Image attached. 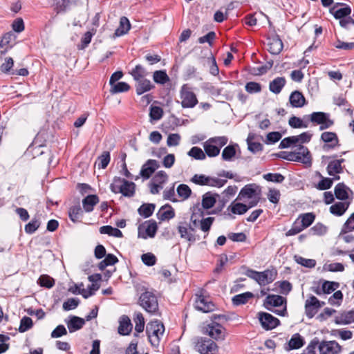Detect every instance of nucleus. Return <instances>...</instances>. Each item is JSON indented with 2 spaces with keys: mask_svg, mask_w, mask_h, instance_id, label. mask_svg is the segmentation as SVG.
Returning a JSON list of instances; mask_svg holds the SVG:
<instances>
[{
  "mask_svg": "<svg viewBox=\"0 0 354 354\" xmlns=\"http://www.w3.org/2000/svg\"><path fill=\"white\" fill-rule=\"evenodd\" d=\"M194 307L197 310L205 313L212 312L215 309V305L209 299V298L203 295L197 296L195 301Z\"/></svg>",
  "mask_w": 354,
  "mask_h": 354,
  "instance_id": "4468645a",
  "label": "nucleus"
},
{
  "mask_svg": "<svg viewBox=\"0 0 354 354\" xmlns=\"http://www.w3.org/2000/svg\"><path fill=\"white\" fill-rule=\"evenodd\" d=\"M153 81L160 84H165L169 81V77L164 70L156 71L153 75Z\"/></svg>",
  "mask_w": 354,
  "mask_h": 354,
  "instance_id": "49530a36",
  "label": "nucleus"
},
{
  "mask_svg": "<svg viewBox=\"0 0 354 354\" xmlns=\"http://www.w3.org/2000/svg\"><path fill=\"white\" fill-rule=\"evenodd\" d=\"M259 319L262 327L266 330H272L280 324L277 318L268 313H259Z\"/></svg>",
  "mask_w": 354,
  "mask_h": 354,
  "instance_id": "2eb2a0df",
  "label": "nucleus"
},
{
  "mask_svg": "<svg viewBox=\"0 0 354 354\" xmlns=\"http://www.w3.org/2000/svg\"><path fill=\"white\" fill-rule=\"evenodd\" d=\"M322 292L324 294H330L339 286V283L335 281H324L322 283Z\"/></svg>",
  "mask_w": 354,
  "mask_h": 354,
  "instance_id": "6e6d98bb",
  "label": "nucleus"
},
{
  "mask_svg": "<svg viewBox=\"0 0 354 354\" xmlns=\"http://www.w3.org/2000/svg\"><path fill=\"white\" fill-rule=\"evenodd\" d=\"M180 104L183 108H194L198 102L196 95L187 84H183L180 90Z\"/></svg>",
  "mask_w": 354,
  "mask_h": 354,
  "instance_id": "6e6552de",
  "label": "nucleus"
},
{
  "mask_svg": "<svg viewBox=\"0 0 354 354\" xmlns=\"http://www.w3.org/2000/svg\"><path fill=\"white\" fill-rule=\"evenodd\" d=\"M315 216L313 213H306L301 214L297 219L305 229L309 227L314 221Z\"/></svg>",
  "mask_w": 354,
  "mask_h": 354,
  "instance_id": "79ce46f5",
  "label": "nucleus"
},
{
  "mask_svg": "<svg viewBox=\"0 0 354 354\" xmlns=\"http://www.w3.org/2000/svg\"><path fill=\"white\" fill-rule=\"evenodd\" d=\"M168 175L165 171H158L152 178L149 188L152 194H157L163 188V185L167 181Z\"/></svg>",
  "mask_w": 354,
  "mask_h": 354,
  "instance_id": "9d476101",
  "label": "nucleus"
},
{
  "mask_svg": "<svg viewBox=\"0 0 354 354\" xmlns=\"http://www.w3.org/2000/svg\"><path fill=\"white\" fill-rule=\"evenodd\" d=\"M139 304L149 314L156 315L158 311V302L156 296L149 291L141 294Z\"/></svg>",
  "mask_w": 354,
  "mask_h": 354,
  "instance_id": "423d86ee",
  "label": "nucleus"
},
{
  "mask_svg": "<svg viewBox=\"0 0 354 354\" xmlns=\"http://www.w3.org/2000/svg\"><path fill=\"white\" fill-rule=\"evenodd\" d=\"M344 160V159H341L330 162L327 167L328 175L333 176L334 177L337 176V174L342 171V163Z\"/></svg>",
  "mask_w": 354,
  "mask_h": 354,
  "instance_id": "72a5a7b5",
  "label": "nucleus"
},
{
  "mask_svg": "<svg viewBox=\"0 0 354 354\" xmlns=\"http://www.w3.org/2000/svg\"><path fill=\"white\" fill-rule=\"evenodd\" d=\"M12 39V35L10 33L3 36L0 41V55L5 54L12 47V45L10 44Z\"/></svg>",
  "mask_w": 354,
  "mask_h": 354,
  "instance_id": "a19ab883",
  "label": "nucleus"
},
{
  "mask_svg": "<svg viewBox=\"0 0 354 354\" xmlns=\"http://www.w3.org/2000/svg\"><path fill=\"white\" fill-rule=\"evenodd\" d=\"M159 166L157 160L149 159L142 166L140 175L144 179H149Z\"/></svg>",
  "mask_w": 354,
  "mask_h": 354,
  "instance_id": "a211bd4d",
  "label": "nucleus"
},
{
  "mask_svg": "<svg viewBox=\"0 0 354 354\" xmlns=\"http://www.w3.org/2000/svg\"><path fill=\"white\" fill-rule=\"evenodd\" d=\"M351 189L344 183H338L334 189L335 197L340 201H345L348 198V192Z\"/></svg>",
  "mask_w": 354,
  "mask_h": 354,
  "instance_id": "cd10ccee",
  "label": "nucleus"
},
{
  "mask_svg": "<svg viewBox=\"0 0 354 354\" xmlns=\"http://www.w3.org/2000/svg\"><path fill=\"white\" fill-rule=\"evenodd\" d=\"M268 51L272 55H279L283 50V44L279 36L269 38L268 41Z\"/></svg>",
  "mask_w": 354,
  "mask_h": 354,
  "instance_id": "412c9836",
  "label": "nucleus"
},
{
  "mask_svg": "<svg viewBox=\"0 0 354 354\" xmlns=\"http://www.w3.org/2000/svg\"><path fill=\"white\" fill-rule=\"evenodd\" d=\"M82 214L83 211L79 205L73 206L69 209L68 216L73 223L80 221V218L82 217Z\"/></svg>",
  "mask_w": 354,
  "mask_h": 354,
  "instance_id": "ea45409f",
  "label": "nucleus"
},
{
  "mask_svg": "<svg viewBox=\"0 0 354 354\" xmlns=\"http://www.w3.org/2000/svg\"><path fill=\"white\" fill-rule=\"evenodd\" d=\"M208 334L216 340H223L225 337V328L216 322L208 325Z\"/></svg>",
  "mask_w": 354,
  "mask_h": 354,
  "instance_id": "aec40b11",
  "label": "nucleus"
},
{
  "mask_svg": "<svg viewBox=\"0 0 354 354\" xmlns=\"http://www.w3.org/2000/svg\"><path fill=\"white\" fill-rule=\"evenodd\" d=\"M350 202L341 201L337 202L330 207V212L337 216H342L348 209Z\"/></svg>",
  "mask_w": 354,
  "mask_h": 354,
  "instance_id": "393cba45",
  "label": "nucleus"
},
{
  "mask_svg": "<svg viewBox=\"0 0 354 354\" xmlns=\"http://www.w3.org/2000/svg\"><path fill=\"white\" fill-rule=\"evenodd\" d=\"M85 324V320L77 316H72L68 322H66L67 327L70 333H73L81 329Z\"/></svg>",
  "mask_w": 354,
  "mask_h": 354,
  "instance_id": "c85d7f7f",
  "label": "nucleus"
},
{
  "mask_svg": "<svg viewBox=\"0 0 354 354\" xmlns=\"http://www.w3.org/2000/svg\"><path fill=\"white\" fill-rule=\"evenodd\" d=\"M130 89V86L124 82H120L111 86L110 92L113 94L122 92H127Z\"/></svg>",
  "mask_w": 354,
  "mask_h": 354,
  "instance_id": "8fccbe9b",
  "label": "nucleus"
},
{
  "mask_svg": "<svg viewBox=\"0 0 354 354\" xmlns=\"http://www.w3.org/2000/svg\"><path fill=\"white\" fill-rule=\"evenodd\" d=\"M163 115V110L160 106H151L149 116L153 120H159Z\"/></svg>",
  "mask_w": 354,
  "mask_h": 354,
  "instance_id": "0e129e2a",
  "label": "nucleus"
},
{
  "mask_svg": "<svg viewBox=\"0 0 354 354\" xmlns=\"http://www.w3.org/2000/svg\"><path fill=\"white\" fill-rule=\"evenodd\" d=\"M100 232L101 234H108L114 237L119 238L122 236V233L119 229L113 227L111 225L102 226L100 228Z\"/></svg>",
  "mask_w": 354,
  "mask_h": 354,
  "instance_id": "c03bdc74",
  "label": "nucleus"
},
{
  "mask_svg": "<svg viewBox=\"0 0 354 354\" xmlns=\"http://www.w3.org/2000/svg\"><path fill=\"white\" fill-rule=\"evenodd\" d=\"M177 194L180 198L183 200L187 199L191 194L192 190L189 187L185 184H180L176 189Z\"/></svg>",
  "mask_w": 354,
  "mask_h": 354,
  "instance_id": "3c124183",
  "label": "nucleus"
},
{
  "mask_svg": "<svg viewBox=\"0 0 354 354\" xmlns=\"http://www.w3.org/2000/svg\"><path fill=\"white\" fill-rule=\"evenodd\" d=\"M99 197L95 194H91L82 200L83 209L86 212H91L93 210L94 206L99 203Z\"/></svg>",
  "mask_w": 354,
  "mask_h": 354,
  "instance_id": "a878e982",
  "label": "nucleus"
},
{
  "mask_svg": "<svg viewBox=\"0 0 354 354\" xmlns=\"http://www.w3.org/2000/svg\"><path fill=\"white\" fill-rule=\"evenodd\" d=\"M306 117L313 125H319L320 131L328 129L334 124V121L330 119V114L328 113L313 112Z\"/></svg>",
  "mask_w": 354,
  "mask_h": 354,
  "instance_id": "0eeeda50",
  "label": "nucleus"
},
{
  "mask_svg": "<svg viewBox=\"0 0 354 354\" xmlns=\"http://www.w3.org/2000/svg\"><path fill=\"white\" fill-rule=\"evenodd\" d=\"M219 195L217 194H213L212 192H207L203 196L202 198V207L204 209H208L212 207L216 202Z\"/></svg>",
  "mask_w": 354,
  "mask_h": 354,
  "instance_id": "7c9ffc66",
  "label": "nucleus"
},
{
  "mask_svg": "<svg viewBox=\"0 0 354 354\" xmlns=\"http://www.w3.org/2000/svg\"><path fill=\"white\" fill-rule=\"evenodd\" d=\"M295 153H296L297 158H299V160H297V162H302L305 165H311L312 159L310 153L306 147L299 145Z\"/></svg>",
  "mask_w": 354,
  "mask_h": 354,
  "instance_id": "6ab92c4d",
  "label": "nucleus"
},
{
  "mask_svg": "<svg viewBox=\"0 0 354 354\" xmlns=\"http://www.w3.org/2000/svg\"><path fill=\"white\" fill-rule=\"evenodd\" d=\"M277 272L274 270H266L263 272H259V285L266 286L272 283L276 278Z\"/></svg>",
  "mask_w": 354,
  "mask_h": 354,
  "instance_id": "4be33fe9",
  "label": "nucleus"
},
{
  "mask_svg": "<svg viewBox=\"0 0 354 354\" xmlns=\"http://www.w3.org/2000/svg\"><path fill=\"white\" fill-rule=\"evenodd\" d=\"M245 91L250 93H258L261 91V85L255 82H249L245 86Z\"/></svg>",
  "mask_w": 354,
  "mask_h": 354,
  "instance_id": "680f3d73",
  "label": "nucleus"
},
{
  "mask_svg": "<svg viewBox=\"0 0 354 354\" xmlns=\"http://www.w3.org/2000/svg\"><path fill=\"white\" fill-rule=\"evenodd\" d=\"M252 207H250L249 204L247 205L241 203H236L235 201H233L228 207L227 209L230 210L234 214L242 215Z\"/></svg>",
  "mask_w": 354,
  "mask_h": 354,
  "instance_id": "f704fd0d",
  "label": "nucleus"
},
{
  "mask_svg": "<svg viewBox=\"0 0 354 354\" xmlns=\"http://www.w3.org/2000/svg\"><path fill=\"white\" fill-rule=\"evenodd\" d=\"M330 13L337 19L348 17L351 13V8L349 6L342 3H337L330 8Z\"/></svg>",
  "mask_w": 354,
  "mask_h": 354,
  "instance_id": "dca6fc26",
  "label": "nucleus"
},
{
  "mask_svg": "<svg viewBox=\"0 0 354 354\" xmlns=\"http://www.w3.org/2000/svg\"><path fill=\"white\" fill-rule=\"evenodd\" d=\"M263 178L267 181L274 182V183H282L285 178L281 174H272L268 173L263 176Z\"/></svg>",
  "mask_w": 354,
  "mask_h": 354,
  "instance_id": "69168bd1",
  "label": "nucleus"
},
{
  "mask_svg": "<svg viewBox=\"0 0 354 354\" xmlns=\"http://www.w3.org/2000/svg\"><path fill=\"white\" fill-rule=\"evenodd\" d=\"M38 283L41 286L46 287L48 288H52L55 284L54 279L52 277H49L48 275L46 274L41 275L39 277L38 279Z\"/></svg>",
  "mask_w": 354,
  "mask_h": 354,
  "instance_id": "052dcab7",
  "label": "nucleus"
},
{
  "mask_svg": "<svg viewBox=\"0 0 354 354\" xmlns=\"http://www.w3.org/2000/svg\"><path fill=\"white\" fill-rule=\"evenodd\" d=\"M146 331L151 345L157 347L165 332L163 324L158 320L151 321L147 324Z\"/></svg>",
  "mask_w": 354,
  "mask_h": 354,
  "instance_id": "39448f33",
  "label": "nucleus"
},
{
  "mask_svg": "<svg viewBox=\"0 0 354 354\" xmlns=\"http://www.w3.org/2000/svg\"><path fill=\"white\" fill-rule=\"evenodd\" d=\"M294 259L297 263L306 268H312L316 266V261L314 259H305L298 255H295Z\"/></svg>",
  "mask_w": 354,
  "mask_h": 354,
  "instance_id": "864d4df0",
  "label": "nucleus"
},
{
  "mask_svg": "<svg viewBox=\"0 0 354 354\" xmlns=\"http://www.w3.org/2000/svg\"><path fill=\"white\" fill-rule=\"evenodd\" d=\"M228 142L226 136H215L209 138L203 143V148L206 156L210 158L217 156L221 149Z\"/></svg>",
  "mask_w": 354,
  "mask_h": 354,
  "instance_id": "20e7f679",
  "label": "nucleus"
},
{
  "mask_svg": "<svg viewBox=\"0 0 354 354\" xmlns=\"http://www.w3.org/2000/svg\"><path fill=\"white\" fill-rule=\"evenodd\" d=\"M288 124L291 127L295 129L308 127V123L307 122H304L301 118L296 116H292L289 119Z\"/></svg>",
  "mask_w": 354,
  "mask_h": 354,
  "instance_id": "603ef678",
  "label": "nucleus"
},
{
  "mask_svg": "<svg viewBox=\"0 0 354 354\" xmlns=\"http://www.w3.org/2000/svg\"><path fill=\"white\" fill-rule=\"evenodd\" d=\"M130 74L136 82L145 79L148 75V73L142 65L138 64L131 70Z\"/></svg>",
  "mask_w": 354,
  "mask_h": 354,
  "instance_id": "c9c22d12",
  "label": "nucleus"
},
{
  "mask_svg": "<svg viewBox=\"0 0 354 354\" xmlns=\"http://www.w3.org/2000/svg\"><path fill=\"white\" fill-rule=\"evenodd\" d=\"M110 162V153L104 151L97 159V167L99 169H105Z\"/></svg>",
  "mask_w": 354,
  "mask_h": 354,
  "instance_id": "bf43d9fd",
  "label": "nucleus"
},
{
  "mask_svg": "<svg viewBox=\"0 0 354 354\" xmlns=\"http://www.w3.org/2000/svg\"><path fill=\"white\" fill-rule=\"evenodd\" d=\"M286 82L284 77H278L270 82L269 89L272 93L279 94L285 86Z\"/></svg>",
  "mask_w": 354,
  "mask_h": 354,
  "instance_id": "473e14b6",
  "label": "nucleus"
},
{
  "mask_svg": "<svg viewBox=\"0 0 354 354\" xmlns=\"http://www.w3.org/2000/svg\"><path fill=\"white\" fill-rule=\"evenodd\" d=\"M158 225L154 220H149L138 226V238L147 239L153 238L156 234Z\"/></svg>",
  "mask_w": 354,
  "mask_h": 354,
  "instance_id": "1a4fd4ad",
  "label": "nucleus"
},
{
  "mask_svg": "<svg viewBox=\"0 0 354 354\" xmlns=\"http://www.w3.org/2000/svg\"><path fill=\"white\" fill-rule=\"evenodd\" d=\"M253 297V294L250 292H245L234 296L232 299V304L234 306H240L246 304L249 299Z\"/></svg>",
  "mask_w": 354,
  "mask_h": 354,
  "instance_id": "e433bc0d",
  "label": "nucleus"
},
{
  "mask_svg": "<svg viewBox=\"0 0 354 354\" xmlns=\"http://www.w3.org/2000/svg\"><path fill=\"white\" fill-rule=\"evenodd\" d=\"M304 340L298 333L294 334L288 342V350L298 349L304 346Z\"/></svg>",
  "mask_w": 354,
  "mask_h": 354,
  "instance_id": "58836bf2",
  "label": "nucleus"
},
{
  "mask_svg": "<svg viewBox=\"0 0 354 354\" xmlns=\"http://www.w3.org/2000/svg\"><path fill=\"white\" fill-rule=\"evenodd\" d=\"M32 320L29 317H24L20 321V326L19 327V331L20 333H24L32 327Z\"/></svg>",
  "mask_w": 354,
  "mask_h": 354,
  "instance_id": "13d9d810",
  "label": "nucleus"
},
{
  "mask_svg": "<svg viewBox=\"0 0 354 354\" xmlns=\"http://www.w3.org/2000/svg\"><path fill=\"white\" fill-rule=\"evenodd\" d=\"M135 322V330L137 333H141L144 330L145 319L141 313H136L134 317Z\"/></svg>",
  "mask_w": 354,
  "mask_h": 354,
  "instance_id": "4d7b16f0",
  "label": "nucleus"
},
{
  "mask_svg": "<svg viewBox=\"0 0 354 354\" xmlns=\"http://www.w3.org/2000/svg\"><path fill=\"white\" fill-rule=\"evenodd\" d=\"M324 304V301H320L315 296L310 295L305 302L306 315L309 319L313 318Z\"/></svg>",
  "mask_w": 354,
  "mask_h": 354,
  "instance_id": "9b49d317",
  "label": "nucleus"
},
{
  "mask_svg": "<svg viewBox=\"0 0 354 354\" xmlns=\"http://www.w3.org/2000/svg\"><path fill=\"white\" fill-rule=\"evenodd\" d=\"M136 91L137 95H140L145 92L149 91L154 88L151 81L145 78L136 82Z\"/></svg>",
  "mask_w": 354,
  "mask_h": 354,
  "instance_id": "c756f323",
  "label": "nucleus"
},
{
  "mask_svg": "<svg viewBox=\"0 0 354 354\" xmlns=\"http://www.w3.org/2000/svg\"><path fill=\"white\" fill-rule=\"evenodd\" d=\"M178 230L181 238H183L190 242L195 241V236L192 233L194 230V228H188L187 225H179Z\"/></svg>",
  "mask_w": 354,
  "mask_h": 354,
  "instance_id": "4c0bfd02",
  "label": "nucleus"
},
{
  "mask_svg": "<svg viewBox=\"0 0 354 354\" xmlns=\"http://www.w3.org/2000/svg\"><path fill=\"white\" fill-rule=\"evenodd\" d=\"M40 225V222L37 219H32L30 222L25 225V232L27 234L34 233Z\"/></svg>",
  "mask_w": 354,
  "mask_h": 354,
  "instance_id": "338daca9",
  "label": "nucleus"
},
{
  "mask_svg": "<svg viewBox=\"0 0 354 354\" xmlns=\"http://www.w3.org/2000/svg\"><path fill=\"white\" fill-rule=\"evenodd\" d=\"M110 189L115 194L121 193L122 196L131 198L135 194L136 185L120 177H115Z\"/></svg>",
  "mask_w": 354,
  "mask_h": 354,
  "instance_id": "7ed1b4c3",
  "label": "nucleus"
},
{
  "mask_svg": "<svg viewBox=\"0 0 354 354\" xmlns=\"http://www.w3.org/2000/svg\"><path fill=\"white\" fill-rule=\"evenodd\" d=\"M96 30L92 29L90 31H87L84 33L81 39V43L78 46L79 49H84L91 43L93 36L95 34Z\"/></svg>",
  "mask_w": 354,
  "mask_h": 354,
  "instance_id": "de8ad7c7",
  "label": "nucleus"
},
{
  "mask_svg": "<svg viewBox=\"0 0 354 354\" xmlns=\"http://www.w3.org/2000/svg\"><path fill=\"white\" fill-rule=\"evenodd\" d=\"M131 28L129 20L126 17H122L120 19L119 27L115 30L114 36L120 37L127 34Z\"/></svg>",
  "mask_w": 354,
  "mask_h": 354,
  "instance_id": "2f4dec72",
  "label": "nucleus"
},
{
  "mask_svg": "<svg viewBox=\"0 0 354 354\" xmlns=\"http://www.w3.org/2000/svg\"><path fill=\"white\" fill-rule=\"evenodd\" d=\"M343 299V294L340 290H337L333 293L328 299V303L331 305L339 306Z\"/></svg>",
  "mask_w": 354,
  "mask_h": 354,
  "instance_id": "774afa93",
  "label": "nucleus"
},
{
  "mask_svg": "<svg viewBox=\"0 0 354 354\" xmlns=\"http://www.w3.org/2000/svg\"><path fill=\"white\" fill-rule=\"evenodd\" d=\"M155 209V205L152 203H145L142 205L138 209V214L144 218H148L152 215Z\"/></svg>",
  "mask_w": 354,
  "mask_h": 354,
  "instance_id": "a18cd8bd",
  "label": "nucleus"
},
{
  "mask_svg": "<svg viewBox=\"0 0 354 354\" xmlns=\"http://www.w3.org/2000/svg\"><path fill=\"white\" fill-rule=\"evenodd\" d=\"M320 354H339L342 346L336 341H322L319 344Z\"/></svg>",
  "mask_w": 354,
  "mask_h": 354,
  "instance_id": "ddd939ff",
  "label": "nucleus"
},
{
  "mask_svg": "<svg viewBox=\"0 0 354 354\" xmlns=\"http://www.w3.org/2000/svg\"><path fill=\"white\" fill-rule=\"evenodd\" d=\"M320 139L325 143L323 147L325 150L334 149L339 144L338 137L335 132L324 131L321 134Z\"/></svg>",
  "mask_w": 354,
  "mask_h": 354,
  "instance_id": "f3484780",
  "label": "nucleus"
},
{
  "mask_svg": "<svg viewBox=\"0 0 354 354\" xmlns=\"http://www.w3.org/2000/svg\"><path fill=\"white\" fill-rule=\"evenodd\" d=\"M196 348L201 354H215L218 346L210 339H201L196 343Z\"/></svg>",
  "mask_w": 354,
  "mask_h": 354,
  "instance_id": "f8f14e48",
  "label": "nucleus"
},
{
  "mask_svg": "<svg viewBox=\"0 0 354 354\" xmlns=\"http://www.w3.org/2000/svg\"><path fill=\"white\" fill-rule=\"evenodd\" d=\"M120 325L118 327V333L122 335H129L132 330V324L131 320L127 315H122L120 318Z\"/></svg>",
  "mask_w": 354,
  "mask_h": 354,
  "instance_id": "bb28decb",
  "label": "nucleus"
},
{
  "mask_svg": "<svg viewBox=\"0 0 354 354\" xmlns=\"http://www.w3.org/2000/svg\"><path fill=\"white\" fill-rule=\"evenodd\" d=\"M289 102L292 107L301 108L305 105L306 99L301 92L295 91L290 94Z\"/></svg>",
  "mask_w": 354,
  "mask_h": 354,
  "instance_id": "b1692460",
  "label": "nucleus"
},
{
  "mask_svg": "<svg viewBox=\"0 0 354 354\" xmlns=\"http://www.w3.org/2000/svg\"><path fill=\"white\" fill-rule=\"evenodd\" d=\"M175 216V213L174 209L171 206H168V208L166 207H162L159 210L158 213V218L160 221L169 220L174 218Z\"/></svg>",
  "mask_w": 354,
  "mask_h": 354,
  "instance_id": "37998d69",
  "label": "nucleus"
},
{
  "mask_svg": "<svg viewBox=\"0 0 354 354\" xmlns=\"http://www.w3.org/2000/svg\"><path fill=\"white\" fill-rule=\"evenodd\" d=\"M261 194V189L258 185L256 184H249L241 189L236 200H250L248 203L250 207H254L259 203Z\"/></svg>",
  "mask_w": 354,
  "mask_h": 354,
  "instance_id": "f257e3e1",
  "label": "nucleus"
},
{
  "mask_svg": "<svg viewBox=\"0 0 354 354\" xmlns=\"http://www.w3.org/2000/svg\"><path fill=\"white\" fill-rule=\"evenodd\" d=\"M339 176L333 177V178H323L318 183L317 188L319 190H326L331 187L333 180H339Z\"/></svg>",
  "mask_w": 354,
  "mask_h": 354,
  "instance_id": "5fc2aeb1",
  "label": "nucleus"
},
{
  "mask_svg": "<svg viewBox=\"0 0 354 354\" xmlns=\"http://www.w3.org/2000/svg\"><path fill=\"white\" fill-rule=\"evenodd\" d=\"M237 187L236 186H228L223 192V194L225 195L223 198L222 199V203L223 206L229 201V198L231 196H233L235 195V194L237 192Z\"/></svg>",
  "mask_w": 354,
  "mask_h": 354,
  "instance_id": "e2e57ef3",
  "label": "nucleus"
},
{
  "mask_svg": "<svg viewBox=\"0 0 354 354\" xmlns=\"http://www.w3.org/2000/svg\"><path fill=\"white\" fill-rule=\"evenodd\" d=\"M265 307L280 316L287 314L286 299L280 295H269L264 302Z\"/></svg>",
  "mask_w": 354,
  "mask_h": 354,
  "instance_id": "f03ea898",
  "label": "nucleus"
},
{
  "mask_svg": "<svg viewBox=\"0 0 354 354\" xmlns=\"http://www.w3.org/2000/svg\"><path fill=\"white\" fill-rule=\"evenodd\" d=\"M238 144H232L225 147L221 153V157L224 161H232L236 155V149H239Z\"/></svg>",
  "mask_w": 354,
  "mask_h": 354,
  "instance_id": "5701e85b",
  "label": "nucleus"
},
{
  "mask_svg": "<svg viewBox=\"0 0 354 354\" xmlns=\"http://www.w3.org/2000/svg\"><path fill=\"white\" fill-rule=\"evenodd\" d=\"M187 155L196 160H203L206 158L205 152L198 147H193L187 152Z\"/></svg>",
  "mask_w": 354,
  "mask_h": 354,
  "instance_id": "09e8293b",
  "label": "nucleus"
}]
</instances>
